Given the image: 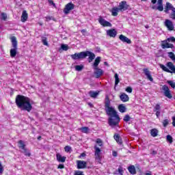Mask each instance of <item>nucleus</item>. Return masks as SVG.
<instances>
[{"instance_id": "2f4dec72", "label": "nucleus", "mask_w": 175, "mask_h": 175, "mask_svg": "<svg viewBox=\"0 0 175 175\" xmlns=\"http://www.w3.org/2000/svg\"><path fill=\"white\" fill-rule=\"evenodd\" d=\"M79 131L82 132V133H88L90 132V128L85 126L79 129Z\"/></svg>"}, {"instance_id": "4c0bfd02", "label": "nucleus", "mask_w": 175, "mask_h": 175, "mask_svg": "<svg viewBox=\"0 0 175 175\" xmlns=\"http://www.w3.org/2000/svg\"><path fill=\"white\" fill-rule=\"evenodd\" d=\"M61 49H62L64 51H68V50H69V46H68V44H62Z\"/></svg>"}, {"instance_id": "c9c22d12", "label": "nucleus", "mask_w": 175, "mask_h": 175, "mask_svg": "<svg viewBox=\"0 0 175 175\" xmlns=\"http://www.w3.org/2000/svg\"><path fill=\"white\" fill-rule=\"evenodd\" d=\"M42 42L44 44V46H49V42H47L46 37H42Z\"/></svg>"}, {"instance_id": "dca6fc26", "label": "nucleus", "mask_w": 175, "mask_h": 175, "mask_svg": "<svg viewBox=\"0 0 175 175\" xmlns=\"http://www.w3.org/2000/svg\"><path fill=\"white\" fill-rule=\"evenodd\" d=\"M77 169H85L87 167V161L78 160L77 161Z\"/></svg>"}, {"instance_id": "9d476101", "label": "nucleus", "mask_w": 175, "mask_h": 175, "mask_svg": "<svg viewBox=\"0 0 175 175\" xmlns=\"http://www.w3.org/2000/svg\"><path fill=\"white\" fill-rule=\"evenodd\" d=\"M75 9V4L72 3H68L64 8V13L65 14H69V12L70 10H73Z\"/></svg>"}, {"instance_id": "7ed1b4c3", "label": "nucleus", "mask_w": 175, "mask_h": 175, "mask_svg": "<svg viewBox=\"0 0 175 175\" xmlns=\"http://www.w3.org/2000/svg\"><path fill=\"white\" fill-rule=\"evenodd\" d=\"M159 66L162 70L167 72V73H174L175 74V66L172 62H168L166 66L163 64H159Z\"/></svg>"}, {"instance_id": "bf43d9fd", "label": "nucleus", "mask_w": 175, "mask_h": 175, "mask_svg": "<svg viewBox=\"0 0 175 175\" xmlns=\"http://www.w3.org/2000/svg\"><path fill=\"white\" fill-rule=\"evenodd\" d=\"M85 153H81L79 156V158H84V157H85Z\"/></svg>"}, {"instance_id": "20e7f679", "label": "nucleus", "mask_w": 175, "mask_h": 175, "mask_svg": "<svg viewBox=\"0 0 175 175\" xmlns=\"http://www.w3.org/2000/svg\"><path fill=\"white\" fill-rule=\"evenodd\" d=\"M169 10L171 11L169 14L170 18L175 20V8L172 5V3H166L164 12L165 13L169 14Z\"/></svg>"}, {"instance_id": "1a4fd4ad", "label": "nucleus", "mask_w": 175, "mask_h": 175, "mask_svg": "<svg viewBox=\"0 0 175 175\" xmlns=\"http://www.w3.org/2000/svg\"><path fill=\"white\" fill-rule=\"evenodd\" d=\"M98 21L99 24L102 25V27H112V25L110 22L106 21V19L103 18L102 16H99Z\"/></svg>"}, {"instance_id": "79ce46f5", "label": "nucleus", "mask_w": 175, "mask_h": 175, "mask_svg": "<svg viewBox=\"0 0 175 175\" xmlns=\"http://www.w3.org/2000/svg\"><path fill=\"white\" fill-rule=\"evenodd\" d=\"M163 42H168L169 43H170V42H175V38L174 37H171L167 38V40L163 41Z\"/></svg>"}, {"instance_id": "b1692460", "label": "nucleus", "mask_w": 175, "mask_h": 175, "mask_svg": "<svg viewBox=\"0 0 175 175\" xmlns=\"http://www.w3.org/2000/svg\"><path fill=\"white\" fill-rule=\"evenodd\" d=\"M118 12H120V9L117 7L112 8L111 10V14L114 17H116V16H118Z\"/></svg>"}, {"instance_id": "ea45409f", "label": "nucleus", "mask_w": 175, "mask_h": 175, "mask_svg": "<svg viewBox=\"0 0 175 175\" xmlns=\"http://www.w3.org/2000/svg\"><path fill=\"white\" fill-rule=\"evenodd\" d=\"M1 19L6 21V20H8V14H6L5 13H1Z\"/></svg>"}, {"instance_id": "6e6552de", "label": "nucleus", "mask_w": 175, "mask_h": 175, "mask_svg": "<svg viewBox=\"0 0 175 175\" xmlns=\"http://www.w3.org/2000/svg\"><path fill=\"white\" fill-rule=\"evenodd\" d=\"M157 5V6L155 5H152V9L159 10V12H163V0H158Z\"/></svg>"}, {"instance_id": "e2e57ef3", "label": "nucleus", "mask_w": 175, "mask_h": 175, "mask_svg": "<svg viewBox=\"0 0 175 175\" xmlns=\"http://www.w3.org/2000/svg\"><path fill=\"white\" fill-rule=\"evenodd\" d=\"M152 3H153V5H155V3H157V0H152Z\"/></svg>"}, {"instance_id": "ddd939ff", "label": "nucleus", "mask_w": 175, "mask_h": 175, "mask_svg": "<svg viewBox=\"0 0 175 175\" xmlns=\"http://www.w3.org/2000/svg\"><path fill=\"white\" fill-rule=\"evenodd\" d=\"M128 10V4H126V1H123L119 3V10L120 12H125V10Z\"/></svg>"}, {"instance_id": "a211bd4d", "label": "nucleus", "mask_w": 175, "mask_h": 175, "mask_svg": "<svg viewBox=\"0 0 175 175\" xmlns=\"http://www.w3.org/2000/svg\"><path fill=\"white\" fill-rule=\"evenodd\" d=\"M119 39L121 40V42H123V43H127L128 44H131L132 43L131 39L128 38L126 36L122 34L119 36Z\"/></svg>"}, {"instance_id": "423d86ee", "label": "nucleus", "mask_w": 175, "mask_h": 175, "mask_svg": "<svg viewBox=\"0 0 175 175\" xmlns=\"http://www.w3.org/2000/svg\"><path fill=\"white\" fill-rule=\"evenodd\" d=\"M94 158H95V161L97 163H102V154H101V150L99 147H98L97 145L94 146Z\"/></svg>"}, {"instance_id": "393cba45", "label": "nucleus", "mask_w": 175, "mask_h": 175, "mask_svg": "<svg viewBox=\"0 0 175 175\" xmlns=\"http://www.w3.org/2000/svg\"><path fill=\"white\" fill-rule=\"evenodd\" d=\"M120 100L122 102H128L129 100V96L125 93H123L120 95Z\"/></svg>"}, {"instance_id": "e433bc0d", "label": "nucleus", "mask_w": 175, "mask_h": 175, "mask_svg": "<svg viewBox=\"0 0 175 175\" xmlns=\"http://www.w3.org/2000/svg\"><path fill=\"white\" fill-rule=\"evenodd\" d=\"M96 143L98 144L99 147H103V141H102V139L98 138Z\"/></svg>"}, {"instance_id": "a19ab883", "label": "nucleus", "mask_w": 175, "mask_h": 175, "mask_svg": "<svg viewBox=\"0 0 175 175\" xmlns=\"http://www.w3.org/2000/svg\"><path fill=\"white\" fill-rule=\"evenodd\" d=\"M167 142H169L170 144L173 143V137H172V135H167Z\"/></svg>"}, {"instance_id": "0eeeda50", "label": "nucleus", "mask_w": 175, "mask_h": 175, "mask_svg": "<svg viewBox=\"0 0 175 175\" xmlns=\"http://www.w3.org/2000/svg\"><path fill=\"white\" fill-rule=\"evenodd\" d=\"M86 57L87 55L85 54V51L71 55L72 59H84V58H86Z\"/></svg>"}, {"instance_id": "c03bdc74", "label": "nucleus", "mask_w": 175, "mask_h": 175, "mask_svg": "<svg viewBox=\"0 0 175 175\" xmlns=\"http://www.w3.org/2000/svg\"><path fill=\"white\" fill-rule=\"evenodd\" d=\"M163 125L164 126V128H166V126H167V125H169V120L165 119L163 121Z\"/></svg>"}, {"instance_id": "a18cd8bd", "label": "nucleus", "mask_w": 175, "mask_h": 175, "mask_svg": "<svg viewBox=\"0 0 175 175\" xmlns=\"http://www.w3.org/2000/svg\"><path fill=\"white\" fill-rule=\"evenodd\" d=\"M64 150H65L66 152H70V151H72V147H70L69 146H65Z\"/></svg>"}, {"instance_id": "338daca9", "label": "nucleus", "mask_w": 175, "mask_h": 175, "mask_svg": "<svg viewBox=\"0 0 175 175\" xmlns=\"http://www.w3.org/2000/svg\"><path fill=\"white\" fill-rule=\"evenodd\" d=\"M105 65H107V62H104Z\"/></svg>"}, {"instance_id": "412c9836", "label": "nucleus", "mask_w": 175, "mask_h": 175, "mask_svg": "<svg viewBox=\"0 0 175 175\" xmlns=\"http://www.w3.org/2000/svg\"><path fill=\"white\" fill-rule=\"evenodd\" d=\"M57 161L58 162H61L62 163H64L65 161H66V157L61 155V154L57 153L56 154Z\"/></svg>"}, {"instance_id": "473e14b6", "label": "nucleus", "mask_w": 175, "mask_h": 175, "mask_svg": "<svg viewBox=\"0 0 175 175\" xmlns=\"http://www.w3.org/2000/svg\"><path fill=\"white\" fill-rule=\"evenodd\" d=\"M21 152H23V154H24V155H25L26 157H31V152L25 148V149H23Z\"/></svg>"}, {"instance_id": "774afa93", "label": "nucleus", "mask_w": 175, "mask_h": 175, "mask_svg": "<svg viewBox=\"0 0 175 175\" xmlns=\"http://www.w3.org/2000/svg\"><path fill=\"white\" fill-rule=\"evenodd\" d=\"M142 1H147V0H142Z\"/></svg>"}, {"instance_id": "9b49d317", "label": "nucleus", "mask_w": 175, "mask_h": 175, "mask_svg": "<svg viewBox=\"0 0 175 175\" xmlns=\"http://www.w3.org/2000/svg\"><path fill=\"white\" fill-rule=\"evenodd\" d=\"M162 90L163 91H164L165 96H166L167 98H169V99H172V94H170V90H169V87H167V85H164L162 87Z\"/></svg>"}, {"instance_id": "aec40b11", "label": "nucleus", "mask_w": 175, "mask_h": 175, "mask_svg": "<svg viewBox=\"0 0 175 175\" xmlns=\"http://www.w3.org/2000/svg\"><path fill=\"white\" fill-rule=\"evenodd\" d=\"M86 57H89V62H92L95 59V54L88 51H85Z\"/></svg>"}, {"instance_id": "f8f14e48", "label": "nucleus", "mask_w": 175, "mask_h": 175, "mask_svg": "<svg viewBox=\"0 0 175 175\" xmlns=\"http://www.w3.org/2000/svg\"><path fill=\"white\" fill-rule=\"evenodd\" d=\"M165 25L167 28L168 31H173V29H174V25H173V22L169 19L165 20Z\"/></svg>"}, {"instance_id": "c85d7f7f", "label": "nucleus", "mask_w": 175, "mask_h": 175, "mask_svg": "<svg viewBox=\"0 0 175 175\" xmlns=\"http://www.w3.org/2000/svg\"><path fill=\"white\" fill-rule=\"evenodd\" d=\"M118 110L120 113H125L126 111V107L122 104L118 106Z\"/></svg>"}, {"instance_id": "4d7b16f0", "label": "nucleus", "mask_w": 175, "mask_h": 175, "mask_svg": "<svg viewBox=\"0 0 175 175\" xmlns=\"http://www.w3.org/2000/svg\"><path fill=\"white\" fill-rule=\"evenodd\" d=\"M119 137H120V135H118V134H116L114 135V139L116 141L118 140Z\"/></svg>"}, {"instance_id": "f704fd0d", "label": "nucleus", "mask_w": 175, "mask_h": 175, "mask_svg": "<svg viewBox=\"0 0 175 175\" xmlns=\"http://www.w3.org/2000/svg\"><path fill=\"white\" fill-rule=\"evenodd\" d=\"M168 57L172 60L175 61V55L173 52H168Z\"/></svg>"}, {"instance_id": "2eb2a0df", "label": "nucleus", "mask_w": 175, "mask_h": 175, "mask_svg": "<svg viewBox=\"0 0 175 175\" xmlns=\"http://www.w3.org/2000/svg\"><path fill=\"white\" fill-rule=\"evenodd\" d=\"M144 73L149 81H154L152 75H151V71H149L148 68H144Z\"/></svg>"}, {"instance_id": "3c124183", "label": "nucleus", "mask_w": 175, "mask_h": 175, "mask_svg": "<svg viewBox=\"0 0 175 175\" xmlns=\"http://www.w3.org/2000/svg\"><path fill=\"white\" fill-rule=\"evenodd\" d=\"M126 92H129V94L132 93V88L128 87V88L126 89Z\"/></svg>"}, {"instance_id": "bb28decb", "label": "nucleus", "mask_w": 175, "mask_h": 175, "mask_svg": "<svg viewBox=\"0 0 175 175\" xmlns=\"http://www.w3.org/2000/svg\"><path fill=\"white\" fill-rule=\"evenodd\" d=\"M100 63V57H97L95 60H94V68H98V65H99V64Z\"/></svg>"}, {"instance_id": "58836bf2", "label": "nucleus", "mask_w": 175, "mask_h": 175, "mask_svg": "<svg viewBox=\"0 0 175 175\" xmlns=\"http://www.w3.org/2000/svg\"><path fill=\"white\" fill-rule=\"evenodd\" d=\"M120 83V78H118V74H115V85H118Z\"/></svg>"}, {"instance_id": "13d9d810", "label": "nucleus", "mask_w": 175, "mask_h": 175, "mask_svg": "<svg viewBox=\"0 0 175 175\" xmlns=\"http://www.w3.org/2000/svg\"><path fill=\"white\" fill-rule=\"evenodd\" d=\"M117 143H118V144H122V140H121L119 137V139H118V140H116Z\"/></svg>"}, {"instance_id": "052dcab7", "label": "nucleus", "mask_w": 175, "mask_h": 175, "mask_svg": "<svg viewBox=\"0 0 175 175\" xmlns=\"http://www.w3.org/2000/svg\"><path fill=\"white\" fill-rule=\"evenodd\" d=\"M45 18H46V21H50V20H51V17H50V16H46Z\"/></svg>"}, {"instance_id": "39448f33", "label": "nucleus", "mask_w": 175, "mask_h": 175, "mask_svg": "<svg viewBox=\"0 0 175 175\" xmlns=\"http://www.w3.org/2000/svg\"><path fill=\"white\" fill-rule=\"evenodd\" d=\"M11 42L12 43V47H14V49H12L10 50V56L12 58H14V57L17 55V38H16L15 36H12L11 38Z\"/></svg>"}, {"instance_id": "0e129e2a", "label": "nucleus", "mask_w": 175, "mask_h": 175, "mask_svg": "<svg viewBox=\"0 0 175 175\" xmlns=\"http://www.w3.org/2000/svg\"><path fill=\"white\" fill-rule=\"evenodd\" d=\"M145 175H152L151 172L146 173Z\"/></svg>"}, {"instance_id": "5fc2aeb1", "label": "nucleus", "mask_w": 175, "mask_h": 175, "mask_svg": "<svg viewBox=\"0 0 175 175\" xmlns=\"http://www.w3.org/2000/svg\"><path fill=\"white\" fill-rule=\"evenodd\" d=\"M112 155H113V157H117L118 155V154L117 153L116 151H113L112 152Z\"/></svg>"}, {"instance_id": "69168bd1", "label": "nucleus", "mask_w": 175, "mask_h": 175, "mask_svg": "<svg viewBox=\"0 0 175 175\" xmlns=\"http://www.w3.org/2000/svg\"><path fill=\"white\" fill-rule=\"evenodd\" d=\"M40 139H42V137L39 136V137H38V140H40Z\"/></svg>"}, {"instance_id": "864d4df0", "label": "nucleus", "mask_w": 175, "mask_h": 175, "mask_svg": "<svg viewBox=\"0 0 175 175\" xmlns=\"http://www.w3.org/2000/svg\"><path fill=\"white\" fill-rule=\"evenodd\" d=\"M65 167V165L64 164H59L57 167L58 169H64Z\"/></svg>"}, {"instance_id": "8fccbe9b", "label": "nucleus", "mask_w": 175, "mask_h": 175, "mask_svg": "<svg viewBox=\"0 0 175 175\" xmlns=\"http://www.w3.org/2000/svg\"><path fill=\"white\" fill-rule=\"evenodd\" d=\"M118 172L119 173L120 175H122V172H124V170H122V167H120L118 169Z\"/></svg>"}, {"instance_id": "6e6d98bb", "label": "nucleus", "mask_w": 175, "mask_h": 175, "mask_svg": "<svg viewBox=\"0 0 175 175\" xmlns=\"http://www.w3.org/2000/svg\"><path fill=\"white\" fill-rule=\"evenodd\" d=\"M172 125L173 126H175V116L172 117Z\"/></svg>"}, {"instance_id": "4468645a", "label": "nucleus", "mask_w": 175, "mask_h": 175, "mask_svg": "<svg viewBox=\"0 0 175 175\" xmlns=\"http://www.w3.org/2000/svg\"><path fill=\"white\" fill-rule=\"evenodd\" d=\"M107 36H109V38H116L117 36V31L116 29L107 30Z\"/></svg>"}, {"instance_id": "f3484780", "label": "nucleus", "mask_w": 175, "mask_h": 175, "mask_svg": "<svg viewBox=\"0 0 175 175\" xmlns=\"http://www.w3.org/2000/svg\"><path fill=\"white\" fill-rule=\"evenodd\" d=\"M94 69L95 77L96 79H99V77H100V76H102L103 75V70H102L98 67L94 68Z\"/></svg>"}, {"instance_id": "de8ad7c7", "label": "nucleus", "mask_w": 175, "mask_h": 175, "mask_svg": "<svg viewBox=\"0 0 175 175\" xmlns=\"http://www.w3.org/2000/svg\"><path fill=\"white\" fill-rule=\"evenodd\" d=\"M167 83L170 84V85L172 87V88H175V83L172 81H167Z\"/></svg>"}, {"instance_id": "09e8293b", "label": "nucleus", "mask_w": 175, "mask_h": 175, "mask_svg": "<svg viewBox=\"0 0 175 175\" xmlns=\"http://www.w3.org/2000/svg\"><path fill=\"white\" fill-rule=\"evenodd\" d=\"M3 173V165H2V163L0 161V174Z\"/></svg>"}, {"instance_id": "37998d69", "label": "nucleus", "mask_w": 175, "mask_h": 175, "mask_svg": "<svg viewBox=\"0 0 175 175\" xmlns=\"http://www.w3.org/2000/svg\"><path fill=\"white\" fill-rule=\"evenodd\" d=\"M123 120L124 121V122H128V121H131V116H129V115H126L124 117Z\"/></svg>"}, {"instance_id": "f257e3e1", "label": "nucleus", "mask_w": 175, "mask_h": 175, "mask_svg": "<svg viewBox=\"0 0 175 175\" xmlns=\"http://www.w3.org/2000/svg\"><path fill=\"white\" fill-rule=\"evenodd\" d=\"M105 110L107 116H109L108 122L111 128L118 126L120 124V116L117 113L116 109L111 105L110 98L109 96H106L105 101Z\"/></svg>"}, {"instance_id": "c756f323", "label": "nucleus", "mask_w": 175, "mask_h": 175, "mask_svg": "<svg viewBox=\"0 0 175 175\" xmlns=\"http://www.w3.org/2000/svg\"><path fill=\"white\" fill-rule=\"evenodd\" d=\"M89 95L91 96V98H96V96L99 95V92L90 91L89 92Z\"/></svg>"}, {"instance_id": "72a5a7b5", "label": "nucleus", "mask_w": 175, "mask_h": 175, "mask_svg": "<svg viewBox=\"0 0 175 175\" xmlns=\"http://www.w3.org/2000/svg\"><path fill=\"white\" fill-rule=\"evenodd\" d=\"M84 66L83 65H77L75 66V70H77V72H80L81 70H83Z\"/></svg>"}, {"instance_id": "f03ea898", "label": "nucleus", "mask_w": 175, "mask_h": 175, "mask_svg": "<svg viewBox=\"0 0 175 175\" xmlns=\"http://www.w3.org/2000/svg\"><path fill=\"white\" fill-rule=\"evenodd\" d=\"M16 104L22 110H26V111H31L32 110V104H31V99L29 98L18 95L15 100Z\"/></svg>"}, {"instance_id": "4be33fe9", "label": "nucleus", "mask_w": 175, "mask_h": 175, "mask_svg": "<svg viewBox=\"0 0 175 175\" xmlns=\"http://www.w3.org/2000/svg\"><path fill=\"white\" fill-rule=\"evenodd\" d=\"M163 43L165 44H161L162 49H174V45L170 44L169 42H163Z\"/></svg>"}, {"instance_id": "5701e85b", "label": "nucleus", "mask_w": 175, "mask_h": 175, "mask_svg": "<svg viewBox=\"0 0 175 175\" xmlns=\"http://www.w3.org/2000/svg\"><path fill=\"white\" fill-rule=\"evenodd\" d=\"M27 20H28V13H27V11L24 10L21 17V21H22V23H25Z\"/></svg>"}, {"instance_id": "cd10ccee", "label": "nucleus", "mask_w": 175, "mask_h": 175, "mask_svg": "<svg viewBox=\"0 0 175 175\" xmlns=\"http://www.w3.org/2000/svg\"><path fill=\"white\" fill-rule=\"evenodd\" d=\"M128 170L131 174H136V168L134 165L129 167Z\"/></svg>"}, {"instance_id": "7c9ffc66", "label": "nucleus", "mask_w": 175, "mask_h": 175, "mask_svg": "<svg viewBox=\"0 0 175 175\" xmlns=\"http://www.w3.org/2000/svg\"><path fill=\"white\" fill-rule=\"evenodd\" d=\"M19 148H21V150H25V144H24V142L23 140H19L18 142Z\"/></svg>"}, {"instance_id": "603ef678", "label": "nucleus", "mask_w": 175, "mask_h": 175, "mask_svg": "<svg viewBox=\"0 0 175 175\" xmlns=\"http://www.w3.org/2000/svg\"><path fill=\"white\" fill-rule=\"evenodd\" d=\"M81 32L83 35V36H85V35H87V30L86 29H82L81 31Z\"/></svg>"}, {"instance_id": "680f3d73", "label": "nucleus", "mask_w": 175, "mask_h": 175, "mask_svg": "<svg viewBox=\"0 0 175 175\" xmlns=\"http://www.w3.org/2000/svg\"><path fill=\"white\" fill-rule=\"evenodd\" d=\"M151 154H152V155H157V151L152 150Z\"/></svg>"}, {"instance_id": "a878e982", "label": "nucleus", "mask_w": 175, "mask_h": 175, "mask_svg": "<svg viewBox=\"0 0 175 175\" xmlns=\"http://www.w3.org/2000/svg\"><path fill=\"white\" fill-rule=\"evenodd\" d=\"M150 135L152 137H157L158 136V130L157 129H152L150 131Z\"/></svg>"}, {"instance_id": "6ab92c4d", "label": "nucleus", "mask_w": 175, "mask_h": 175, "mask_svg": "<svg viewBox=\"0 0 175 175\" xmlns=\"http://www.w3.org/2000/svg\"><path fill=\"white\" fill-rule=\"evenodd\" d=\"M153 111L156 113L157 118H159V116H161V105L157 104L153 109Z\"/></svg>"}, {"instance_id": "49530a36", "label": "nucleus", "mask_w": 175, "mask_h": 175, "mask_svg": "<svg viewBox=\"0 0 175 175\" xmlns=\"http://www.w3.org/2000/svg\"><path fill=\"white\" fill-rule=\"evenodd\" d=\"M74 175H84V172L80 170H77L75 172Z\"/></svg>"}]
</instances>
